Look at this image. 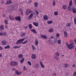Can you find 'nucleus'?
I'll use <instances>...</instances> for the list:
<instances>
[{
    "label": "nucleus",
    "instance_id": "nucleus-52",
    "mask_svg": "<svg viewBox=\"0 0 76 76\" xmlns=\"http://www.w3.org/2000/svg\"><path fill=\"white\" fill-rule=\"evenodd\" d=\"M3 35V33L2 32L0 33V35H1V36H2V35Z\"/></svg>",
    "mask_w": 76,
    "mask_h": 76
},
{
    "label": "nucleus",
    "instance_id": "nucleus-26",
    "mask_svg": "<svg viewBox=\"0 0 76 76\" xmlns=\"http://www.w3.org/2000/svg\"><path fill=\"white\" fill-rule=\"evenodd\" d=\"M10 48V46H9V45H8L6 47H4L5 49H7L8 48Z\"/></svg>",
    "mask_w": 76,
    "mask_h": 76
},
{
    "label": "nucleus",
    "instance_id": "nucleus-4",
    "mask_svg": "<svg viewBox=\"0 0 76 76\" xmlns=\"http://www.w3.org/2000/svg\"><path fill=\"white\" fill-rule=\"evenodd\" d=\"M25 40V38H24L23 39H20L17 41L16 42V44H22L23 41Z\"/></svg>",
    "mask_w": 76,
    "mask_h": 76
},
{
    "label": "nucleus",
    "instance_id": "nucleus-47",
    "mask_svg": "<svg viewBox=\"0 0 76 76\" xmlns=\"http://www.w3.org/2000/svg\"><path fill=\"white\" fill-rule=\"evenodd\" d=\"M23 69L24 70H27V69H26V66H23Z\"/></svg>",
    "mask_w": 76,
    "mask_h": 76
},
{
    "label": "nucleus",
    "instance_id": "nucleus-1",
    "mask_svg": "<svg viewBox=\"0 0 76 76\" xmlns=\"http://www.w3.org/2000/svg\"><path fill=\"white\" fill-rule=\"evenodd\" d=\"M49 42L51 44H56L57 42V38H55L54 36H50L49 39Z\"/></svg>",
    "mask_w": 76,
    "mask_h": 76
},
{
    "label": "nucleus",
    "instance_id": "nucleus-58",
    "mask_svg": "<svg viewBox=\"0 0 76 76\" xmlns=\"http://www.w3.org/2000/svg\"><path fill=\"white\" fill-rule=\"evenodd\" d=\"M69 42H73V40H70L69 41Z\"/></svg>",
    "mask_w": 76,
    "mask_h": 76
},
{
    "label": "nucleus",
    "instance_id": "nucleus-63",
    "mask_svg": "<svg viewBox=\"0 0 76 76\" xmlns=\"http://www.w3.org/2000/svg\"><path fill=\"white\" fill-rule=\"evenodd\" d=\"M1 4H3V1H1Z\"/></svg>",
    "mask_w": 76,
    "mask_h": 76
},
{
    "label": "nucleus",
    "instance_id": "nucleus-13",
    "mask_svg": "<svg viewBox=\"0 0 76 76\" xmlns=\"http://www.w3.org/2000/svg\"><path fill=\"white\" fill-rule=\"evenodd\" d=\"M0 30L1 31H3L4 30V26H3V25H1L0 26Z\"/></svg>",
    "mask_w": 76,
    "mask_h": 76
},
{
    "label": "nucleus",
    "instance_id": "nucleus-14",
    "mask_svg": "<svg viewBox=\"0 0 76 76\" xmlns=\"http://www.w3.org/2000/svg\"><path fill=\"white\" fill-rule=\"evenodd\" d=\"M1 42L2 44V45H4L7 44V43L5 40L2 41Z\"/></svg>",
    "mask_w": 76,
    "mask_h": 76
},
{
    "label": "nucleus",
    "instance_id": "nucleus-5",
    "mask_svg": "<svg viewBox=\"0 0 76 76\" xmlns=\"http://www.w3.org/2000/svg\"><path fill=\"white\" fill-rule=\"evenodd\" d=\"M73 5V3H72V0H70L69 4V6H69L68 8V10H71L72 8H71V6Z\"/></svg>",
    "mask_w": 76,
    "mask_h": 76
},
{
    "label": "nucleus",
    "instance_id": "nucleus-62",
    "mask_svg": "<svg viewBox=\"0 0 76 76\" xmlns=\"http://www.w3.org/2000/svg\"><path fill=\"white\" fill-rule=\"evenodd\" d=\"M5 28H6V29H7V26H5Z\"/></svg>",
    "mask_w": 76,
    "mask_h": 76
},
{
    "label": "nucleus",
    "instance_id": "nucleus-25",
    "mask_svg": "<svg viewBox=\"0 0 76 76\" xmlns=\"http://www.w3.org/2000/svg\"><path fill=\"white\" fill-rule=\"evenodd\" d=\"M54 58H55V59H56V60H58L60 58H59V57L57 56H55Z\"/></svg>",
    "mask_w": 76,
    "mask_h": 76
},
{
    "label": "nucleus",
    "instance_id": "nucleus-18",
    "mask_svg": "<svg viewBox=\"0 0 76 76\" xmlns=\"http://www.w3.org/2000/svg\"><path fill=\"white\" fill-rule=\"evenodd\" d=\"M32 16H33V14L31 13L29 16L28 19H32Z\"/></svg>",
    "mask_w": 76,
    "mask_h": 76
},
{
    "label": "nucleus",
    "instance_id": "nucleus-48",
    "mask_svg": "<svg viewBox=\"0 0 76 76\" xmlns=\"http://www.w3.org/2000/svg\"><path fill=\"white\" fill-rule=\"evenodd\" d=\"M35 67H36V68H37V69H38V68H39V66H38V64H37L35 66Z\"/></svg>",
    "mask_w": 76,
    "mask_h": 76
},
{
    "label": "nucleus",
    "instance_id": "nucleus-32",
    "mask_svg": "<svg viewBox=\"0 0 76 76\" xmlns=\"http://www.w3.org/2000/svg\"><path fill=\"white\" fill-rule=\"evenodd\" d=\"M31 46L32 47V50H35V46H34V45H31Z\"/></svg>",
    "mask_w": 76,
    "mask_h": 76
},
{
    "label": "nucleus",
    "instance_id": "nucleus-16",
    "mask_svg": "<svg viewBox=\"0 0 76 76\" xmlns=\"http://www.w3.org/2000/svg\"><path fill=\"white\" fill-rule=\"evenodd\" d=\"M40 37H42V38H45V39H47V36H45L44 35H40Z\"/></svg>",
    "mask_w": 76,
    "mask_h": 76
},
{
    "label": "nucleus",
    "instance_id": "nucleus-56",
    "mask_svg": "<svg viewBox=\"0 0 76 76\" xmlns=\"http://www.w3.org/2000/svg\"><path fill=\"white\" fill-rule=\"evenodd\" d=\"M21 74H22V72H19V73H18V75H20Z\"/></svg>",
    "mask_w": 76,
    "mask_h": 76
},
{
    "label": "nucleus",
    "instance_id": "nucleus-35",
    "mask_svg": "<svg viewBox=\"0 0 76 76\" xmlns=\"http://www.w3.org/2000/svg\"><path fill=\"white\" fill-rule=\"evenodd\" d=\"M54 15L56 16L58 15V12L57 11H56L54 12Z\"/></svg>",
    "mask_w": 76,
    "mask_h": 76
},
{
    "label": "nucleus",
    "instance_id": "nucleus-40",
    "mask_svg": "<svg viewBox=\"0 0 76 76\" xmlns=\"http://www.w3.org/2000/svg\"><path fill=\"white\" fill-rule=\"evenodd\" d=\"M4 22L5 23L6 25H7V24H8V22H7V20H5Z\"/></svg>",
    "mask_w": 76,
    "mask_h": 76
},
{
    "label": "nucleus",
    "instance_id": "nucleus-19",
    "mask_svg": "<svg viewBox=\"0 0 76 76\" xmlns=\"http://www.w3.org/2000/svg\"><path fill=\"white\" fill-rule=\"evenodd\" d=\"M18 57L19 58H22L23 57V55L20 54L18 55Z\"/></svg>",
    "mask_w": 76,
    "mask_h": 76
},
{
    "label": "nucleus",
    "instance_id": "nucleus-9",
    "mask_svg": "<svg viewBox=\"0 0 76 76\" xmlns=\"http://www.w3.org/2000/svg\"><path fill=\"white\" fill-rule=\"evenodd\" d=\"M9 17L11 20H15V18H14V17H13V16H11L10 15L9 16Z\"/></svg>",
    "mask_w": 76,
    "mask_h": 76
},
{
    "label": "nucleus",
    "instance_id": "nucleus-36",
    "mask_svg": "<svg viewBox=\"0 0 76 76\" xmlns=\"http://www.w3.org/2000/svg\"><path fill=\"white\" fill-rule=\"evenodd\" d=\"M55 54L57 56H60V54L58 52H56Z\"/></svg>",
    "mask_w": 76,
    "mask_h": 76
},
{
    "label": "nucleus",
    "instance_id": "nucleus-57",
    "mask_svg": "<svg viewBox=\"0 0 76 76\" xmlns=\"http://www.w3.org/2000/svg\"><path fill=\"white\" fill-rule=\"evenodd\" d=\"M74 41L75 42V44H76V39H75L74 40Z\"/></svg>",
    "mask_w": 76,
    "mask_h": 76
},
{
    "label": "nucleus",
    "instance_id": "nucleus-45",
    "mask_svg": "<svg viewBox=\"0 0 76 76\" xmlns=\"http://www.w3.org/2000/svg\"><path fill=\"white\" fill-rule=\"evenodd\" d=\"M15 72V73H16L17 75H19V72L18 70H16Z\"/></svg>",
    "mask_w": 76,
    "mask_h": 76
},
{
    "label": "nucleus",
    "instance_id": "nucleus-24",
    "mask_svg": "<svg viewBox=\"0 0 76 76\" xmlns=\"http://www.w3.org/2000/svg\"><path fill=\"white\" fill-rule=\"evenodd\" d=\"M47 23L48 24H51L53 23V21L52 20L48 21Z\"/></svg>",
    "mask_w": 76,
    "mask_h": 76
},
{
    "label": "nucleus",
    "instance_id": "nucleus-20",
    "mask_svg": "<svg viewBox=\"0 0 76 76\" xmlns=\"http://www.w3.org/2000/svg\"><path fill=\"white\" fill-rule=\"evenodd\" d=\"M31 31L32 32L34 33V34H37V31L35 30L34 29H32L31 30Z\"/></svg>",
    "mask_w": 76,
    "mask_h": 76
},
{
    "label": "nucleus",
    "instance_id": "nucleus-6",
    "mask_svg": "<svg viewBox=\"0 0 76 76\" xmlns=\"http://www.w3.org/2000/svg\"><path fill=\"white\" fill-rule=\"evenodd\" d=\"M14 9H15V7L13 6H11L8 7V11H12L14 10Z\"/></svg>",
    "mask_w": 76,
    "mask_h": 76
},
{
    "label": "nucleus",
    "instance_id": "nucleus-42",
    "mask_svg": "<svg viewBox=\"0 0 76 76\" xmlns=\"http://www.w3.org/2000/svg\"><path fill=\"white\" fill-rule=\"evenodd\" d=\"M27 42H28V40H26L23 42L22 44H25Z\"/></svg>",
    "mask_w": 76,
    "mask_h": 76
},
{
    "label": "nucleus",
    "instance_id": "nucleus-8",
    "mask_svg": "<svg viewBox=\"0 0 76 76\" xmlns=\"http://www.w3.org/2000/svg\"><path fill=\"white\" fill-rule=\"evenodd\" d=\"M15 20L19 21V22H20L21 21V19L20 18V16L15 17Z\"/></svg>",
    "mask_w": 76,
    "mask_h": 76
},
{
    "label": "nucleus",
    "instance_id": "nucleus-37",
    "mask_svg": "<svg viewBox=\"0 0 76 76\" xmlns=\"http://www.w3.org/2000/svg\"><path fill=\"white\" fill-rule=\"evenodd\" d=\"M20 12H21V15H23V11H22V9H20Z\"/></svg>",
    "mask_w": 76,
    "mask_h": 76
},
{
    "label": "nucleus",
    "instance_id": "nucleus-28",
    "mask_svg": "<svg viewBox=\"0 0 76 76\" xmlns=\"http://www.w3.org/2000/svg\"><path fill=\"white\" fill-rule=\"evenodd\" d=\"M63 8L64 9H67V7H66V5H64L63 6Z\"/></svg>",
    "mask_w": 76,
    "mask_h": 76
},
{
    "label": "nucleus",
    "instance_id": "nucleus-41",
    "mask_svg": "<svg viewBox=\"0 0 76 76\" xmlns=\"http://www.w3.org/2000/svg\"><path fill=\"white\" fill-rule=\"evenodd\" d=\"M58 44H61V40H58Z\"/></svg>",
    "mask_w": 76,
    "mask_h": 76
},
{
    "label": "nucleus",
    "instance_id": "nucleus-39",
    "mask_svg": "<svg viewBox=\"0 0 76 76\" xmlns=\"http://www.w3.org/2000/svg\"><path fill=\"white\" fill-rule=\"evenodd\" d=\"M28 64L29 65V66H31L32 65V64H31V62H30L29 61H28Z\"/></svg>",
    "mask_w": 76,
    "mask_h": 76
},
{
    "label": "nucleus",
    "instance_id": "nucleus-60",
    "mask_svg": "<svg viewBox=\"0 0 76 76\" xmlns=\"http://www.w3.org/2000/svg\"><path fill=\"white\" fill-rule=\"evenodd\" d=\"M2 48L1 46H0V50H2Z\"/></svg>",
    "mask_w": 76,
    "mask_h": 76
},
{
    "label": "nucleus",
    "instance_id": "nucleus-43",
    "mask_svg": "<svg viewBox=\"0 0 76 76\" xmlns=\"http://www.w3.org/2000/svg\"><path fill=\"white\" fill-rule=\"evenodd\" d=\"M7 35V34L6 32L3 33V35L4 36V37H6Z\"/></svg>",
    "mask_w": 76,
    "mask_h": 76
},
{
    "label": "nucleus",
    "instance_id": "nucleus-50",
    "mask_svg": "<svg viewBox=\"0 0 76 76\" xmlns=\"http://www.w3.org/2000/svg\"><path fill=\"white\" fill-rule=\"evenodd\" d=\"M56 35L57 37H60V34L58 33H57Z\"/></svg>",
    "mask_w": 76,
    "mask_h": 76
},
{
    "label": "nucleus",
    "instance_id": "nucleus-21",
    "mask_svg": "<svg viewBox=\"0 0 76 76\" xmlns=\"http://www.w3.org/2000/svg\"><path fill=\"white\" fill-rule=\"evenodd\" d=\"M64 37H66V38H67V32L65 31L64 32Z\"/></svg>",
    "mask_w": 76,
    "mask_h": 76
},
{
    "label": "nucleus",
    "instance_id": "nucleus-44",
    "mask_svg": "<svg viewBox=\"0 0 76 76\" xmlns=\"http://www.w3.org/2000/svg\"><path fill=\"white\" fill-rule=\"evenodd\" d=\"M53 30L52 29H50L49 30V32H53Z\"/></svg>",
    "mask_w": 76,
    "mask_h": 76
},
{
    "label": "nucleus",
    "instance_id": "nucleus-2",
    "mask_svg": "<svg viewBox=\"0 0 76 76\" xmlns=\"http://www.w3.org/2000/svg\"><path fill=\"white\" fill-rule=\"evenodd\" d=\"M10 64L11 66H17L18 63L16 61H12L10 63Z\"/></svg>",
    "mask_w": 76,
    "mask_h": 76
},
{
    "label": "nucleus",
    "instance_id": "nucleus-12",
    "mask_svg": "<svg viewBox=\"0 0 76 76\" xmlns=\"http://www.w3.org/2000/svg\"><path fill=\"white\" fill-rule=\"evenodd\" d=\"M72 10L73 13H76V9L75 8H72Z\"/></svg>",
    "mask_w": 76,
    "mask_h": 76
},
{
    "label": "nucleus",
    "instance_id": "nucleus-31",
    "mask_svg": "<svg viewBox=\"0 0 76 76\" xmlns=\"http://www.w3.org/2000/svg\"><path fill=\"white\" fill-rule=\"evenodd\" d=\"M34 5L35 7H38V5H38V2H36L34 3Z\"/></svg>",
    "mask_w": 76,
    "mask_h": 76
},
{
    "label": "nucleus",
    "instance_id": "nucleus-64",
    "mask_svg": "<svg viewBox=\"0 0 76 76\" xmlns=\"http://www.w3.org/2000/svg\"><path fill=\"white\" fill-rule=\"evenodd\" d=\"M1 57V55L0 54V58Z\"/></svg>",
    "mask_w": 76,
    "mask_h": 76
},
{
    "label": "nucleus",
    "instance_id": "nucleus-34",
    "mask_svg": "<svg viewBox=\"0 0 76 76\" xmlns=\"http://www.w3.org/2000/svg\"><path fill=\"white\" fill-rule=\"evenodd\" d=\"M26 33H22V35H21V37H24Z\"/></svg>",
    "mask_w": 76,
    "mask_h": 76
},
{
    "label": "nucleus",
    "instance_id": "nucleus-59",
    "mask_svg": "<svg viewBox=\"0 0 76 76\" xmlns=\"http://www.w3.org/2000/svg\"><path fill=\"white\" fill-rule=\"evenodd\" d=\"M15 70H16V69H15V68H14L12 69V70L15 71Z\"/></svg>",
    "mask_w": 76,
    "mask_h": 76
},
{
    "label": "nucleus",
    "instance_id": "nucleus-46",
    "mask_svg": "<svg viewBox=\"0 0 76 76\" xmlns=\"http://www.w3.org/2000/svg\"><path fill=\"white\" fill-rule=\"evenodd\" d=\"M55 5H56V2L54 1V0L53 4V6H55Z\"/></svg>",
    "mask_w": 76,
    "mask_h": 76
},
{
    "label": "nucleus",
    "instance_id": "nucleus-30",
    "mask_svg": "<svg viewBox=\"0 0 76 76\" xmlns=\"http://www.w3.org/2000/svg\"><path fill=\"white\" fill-rule=\"evenodd\" d=\"M71 26V25H70V24L68 23L66 24V27H70Z\"/></svg>",
    "mask_w": 76,
    "mask_h": 76
},
{
    "label": "nucleus",
    "instance_id": "nucleus-11",
    "mask_svg": "<svg viewBox=\"0 0 76 76\" xmlns=\"http://www.w3.org/2000/svg\"><path fill=\"white\" fill-rule=\"evenodd\" d=\"M36 58V55L35 54H32L31 56V58L32 59H35Z\"/></svg>",
    "mask_w": 76,
    "mask_h": 76
},
{
    "label": "nucleus",
    "instance_id": "nucleus-38",
    "mask_svg": "<svg viewBox=\"0 0 76 76\" xmlns=\"http://www.w3.org/2000/svg\"><path fill=\"white\" fill-rule=\"evenodd\" d=\"M74 24L75 25L76 24V18H75L74 19Z\"/></svg>",
    "mask_w": 76,
    "mask_h": 76
},
{
    "label": "nucleus",
    "instance_id": "nucleus-29",
    "mask_svg": "<svg viewBox=\"0 0 76 76\" xmlns=\"http://www.w3.org/2000/svg\"><path fill=\"white\" fill-rule=\"evenodd\" d=\"M28 26H29V28L30 29H32V24H29Z\"/></svg>",
    "mask_w": 76,
    "mask_h": 76
},
{
    "label": "nucleus",
    "instance_id": "nucleus-23",
    "mask_svg": "<svg viewBox=\"0 0 76 76\" xmlns=\"http://www.w3.org/2000/svg\"><path fill=\"white\" fill-rule=\"evenodd\" d=\"M40 65L42 67V68H44V66L43 65V64H42V63L41 62V61H40Z\"/></svg>",
    "mask_w": 76,
    "mask_h": 76
},
{
    "label": "nucleus",
    "instance_id": "nucleus-15",
    "mask_svg": "<svg viewBox=\"0 0 76 76\" xmlns=\"http://www.w3.org/2000/svg\"><path fill=\"white\" fill-rule=\"evenodd\" d=\"M12 3V2L11 0H10L9 1H7L6 4H11Z\"/></svg>",
    "mask_w": 76,
    "mask_h": 76
},
{
    "label": "nucleus",
    "instance_id": "nucleus-22",
    "mask_svg": "<svg viewBox=\"0 0 76 76\" xmlns=\"http://www.w3.org/2000/svg\"><path fill=\"white\" fill-rule=\"evenodd\" d=\"M33 25H34L35 26H38V23H36L35 22H33Z\"/></svg>",
    "mask_w": 76,
    "mask_h": 76
},
{
    "label": "nucleus",
    "instance_id": "nucleus-61",
    "mask_svg": "<svg viewBox=\"0 0 76 76\" xmlns=\"http://www.w3.org/2000/svg\"><path fill=\"white\" fill-rule=\"evenodd\" d=\"M72 67H75V64H74L72 65Z\"/></svg>",
    "mask_w": 76,
    "mask_h": 76
},
{
    "label": "nucleus",
    "instance_id": "nucleus-17",
    "mask_svg": "<svg viewBox=\"0 0 76 76\" xmlns=\"http://www.w3.org/2000/svg\"><path fill=\"white\" fill-rule=\"evenodd\" d=\"M24 61H25V58H23L22 59H21L20 61V63L21 64H22L24 62Z\"/></svg>",
    "mask_w": 76,
    "mask_h": 76
},
{
    "label": "nucleus",
    "instance_id": "nucleus-7",
    "mask_svg": "<svg viewBox=\"0 0 76 76\" xmlns=\"http://www.w3.org/2000/svg\"><path fill=\"white\" fill-rule=\"evenodd\" d=\"M31 13V10L30 9H28L26 10V15H28Z\"/></svg>",
    "mask_w": 76,
    "mask_h": 76
},
{
    "label": "nucleus",
    "instance_id": "nucleus-49",
    "mask_svg": "<svg viewBox=\"0 0 76 76\" xmlns=\"http://www.w3.org/2000/svg\"><path fill=\"white\" fill-rule=\"evenodd\" d=\"M73 76H76V71L74 73L73 75Z\"/></svg>",
    "mask_w": 76,
    "mask_h": 76
},
{
    "label": "nucleus",
    "instance_id": "nucleus-10",
    "mask_svg": "<svg viewBox=\"0 0 76 76\" xmlns=\"http://www.w3.org/2000/svg\"><path fill=\"white\" fill-rule=\"evenodd\" d=\"M43 19L44 20H48V16H47V15H45L43 16Z\"/></svg>",
    "mask_w": 76,
    "mask_h": 76
},
{
    "label": "nucleus",
    "instance_id": "nucleus-51",
    "mask_svg": "<svg viewBox=\"0 0 76 76\" xmlns=\"http://www.w3.org/2000/svg\"><path fill=\"white\" fill-rule=\"evenodd\" d=\"M53 76H56V73H54L52 75Z\"/></svg>",
    "mask_w": 76,
    "mask_h": 76
},
{
    "label": "nucleus",
    "instance_id": "nucleus-33",
    "mask_svg": "<svg viewBox=\"0 0 76 76\" xmlns=\"http://www.w3.org/2000/svg\"><path fill=\"white\" fill-rule=\"evenodd\" d=\"M20 48V46H15L13 47V48H14V49H16V48Z\"/></svg>",
    "mask_w": 76,
    "mask_h": 76
},
{
    "label": "nucleus",
    "instance_id": "nucleus-3",
    "mask_svg": "<svg viewBox=\"0 0 76 76\" xmlns=\"http://www.w3.org/2000/svg\"><path fill=\"white\" fill-rule=\"evenodd\" d=\"M74 42L71 43L69 45H68V48L69 49V50H73V48H74V47H75V45H74Z\"/></svg>",
    "mask_w": 76,
    "mask_h": 76
},
{
    "label": "nucleus",
    "instance_id": "nucleus-53",
    "mask_svg": "<svg viewBox=\"0 0 76 76\" xmlns=\"http://www.w3.org/2000/svg\"><path fill=\"white\" fill-rule=\"evenodd\" d=\"M65 67H68V65L67 64H65Z\"/></svg>",
    "mask_w": 76,
    "mask_h": 76
},
{
    "label": "nucleus",
    "instance_id": "nucleus-27",
    "mask_svg": "<svg viewBox=\"0 0 76 76\" xmlns=\"http://www.w3.org/2000/svg\"><path fill=\"white\" fill-rule=\"evenodd\" d=\"M38 43H39V42H38V41L35 40V44L36 46H37V45H38Z\"/></svg>",
    "mask_w": 76,
    "mask_h": 76
},
{
    "label": "nucleus",
    "instance_id": "nucleus-54",
    "mask_svg": "<svg viewBox=\"0 0 76 76\" xmlns=\"http://www.w3.org/2000/svg\"><path fill=\"white\" fill-rule=\"evenodd\" d=\"M35 12L36 13L37 15H38L39 13L38 12V11H35Z\"/></svg>",
    "mask_w": 76,
    "mask_h": 76
},
{
    "label": "nucleus",
    "instance_id": "nucleus-55",
    "mask_svg": "<svg viewBox=\"0 0 76 76\" xmlns=\"http://www.w3.org/2000/svg\"><path fill=\"white\" fill-rule=\"evenodd\" d=\"M66 45H67V47L68 48H69L68 46H69V45H68V43H67V42H66Z\"/></svg>",
    "mask_w": 76,
    "mask_h": 76
}]
</instances>
